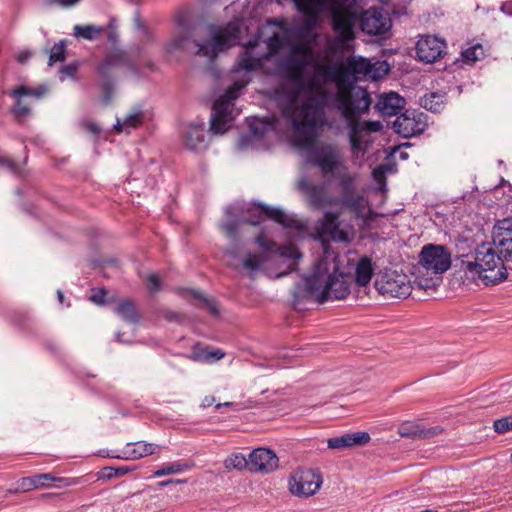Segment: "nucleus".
I'll return each instance as SVG.
<instances>
[{
    "instance_id": "680f3d73",
    "label": "nucleus",
    "mask_w": 512,
    "mask_h": 512,
    "mask_svg": "<svg viewBox=\"0 0 512 512\" xmlns=\"http://www.w3.org/2000/svg\"><path fill=\"white\" fill-rule=\"evenodd\" d=\"M58 300L60 303H63L64 295L61 290L57 291Z\"/></svg>"
},
{
    "instance_id": "c9c22d12",
    "label": "nucleus",
    "mask_w": 512,
    "mask_h": 512,
    "mask_svg": "<svg viewBox=\"0 0 512 512\" xmlns=\"http://www.w3.org/2000/svg\"><path fill=\"white\" fill-rule=\"evenodd\" d=\"M115 313H117L123 320L130 323H137L140 319L134 303L129 300L119 302L115 308Z\"/></svg>"
},
{
    "instance_id": "ea45409f",
    "label": "nucleus",
    "mask_w": 512,
    "mask_h": 512,
    "mask_svg": "<svg viewBox=\"0 0 512 512\" xmlns=\"http://www.w3.org/2000/svg\"><path fill=\"white\" fill-rule=\"evenodd\" d=\"M398 433L402 437L419 438L420 426L413 422H404L399 426Z\"/></svg>"
},
{
    "instance_id": "052dcab7",
    "label": "nucleus",
    "mask_w": 512,
    "mask_h": 512,
    "mask_svg": "<svg viewBox=\"0 0 512 512\" xmlns=\"http://www.w3.org/2000/svg\"><path fill=\"white\" fill-rule=\"evenodd\" d=\"M214 399L213 398H205L204 402H203V406L206 407V406H210L212 403H213Z\"/></svg>"
},
{
    "instance_id": "ddd939ff",
    "label": "nucleus",
    "mask_w": 512,
    "mask_h": 512,
    "mask_svg": "<svg viewBox=\"0 0 512 512\" xmlns=\"http://www.w3.org/2000/svg\"><path fill=\"white\" fill-rule=\"evenodd\" d=\"M345 79L348 83H354V80H378L387 75L390 71V66L386 61L371 62L369 59L362 56H349L342 64Z\"/></svg>"
},
{
    "instance_id": "20e7f679",
    "label": "nucleus",
    "mask_w": 512,
    "mask_h": 512,
    "mask_svg": "<svg viewBox=\"0 0 512 512\" xmlns=\"http://www.w3.org/2000/svg\"><path fill=\"white\" fill-rule=\"evenodd\" d=\"M177 22L180 29L167 45L169 52H191L212 61L219 53L239 42L241 34L239 21H231L225 26H208L206 28L207 39L202 42L194 39V31L185 18L178 17Z\"/></svg>"
},
{
    "instance_id": "cd10ccee",
    "label": "nucleus",
    "mask_w": 512,
    "mask_h": 512,
    "mask_svg": "<svg viewBox=\"0 0 512 512\" xmlns=\"http://www.w3.org/2000/svg\"><path fill=\"white\" fill-rule=\"evenodd\" d=\"M185 147L190 150H201L205 147L204 122L185 124L181 130Z\"/></svg>"
},
{
    "instance_id": "bf43d9fd",
    "label": "nucleus",
    "mask_w": 512,
    "mask_h": 512,
    "mask_svg": "<svg viewBox=\"0 0 512 512\" xmlns=\"http://www.w3.org/2000/svg\"><path fill=\"white\" fill-rule=\"evenodd\" d=\"M184 482L183 480H172V479H169V480H165V481H161L159 482V485L160 486H166V485H169L171 483H182Z\"/></svg>"
},
{
    "instance_id": "e2e57ef3",
    "label": "nucleus",
    "mask_w": 512,
    "mask_h": 512,
    "mask_svg": "<svg viewBox=\"0 0 512 512\" xmlns=\"http://www.w3.org/2000/svg\"><path fill=\"white\" fill-rule=\"evenodd\" d=\"M230 404H231V403H229V402H226V403H224V404H218V405L216 406V408H218V409H219L221 406H228V405H230Z\"/></svg>"
},
{
    "instance_id": "4468645a",
    "label": "nucleus",
    "mask_w": 512,
    "mask_h": 512,
    "mask_svg": "<svg viewBox=\"0 0 512 512\" xmlns=\"http://www.w3.org/2000/svg\"><path fill=\"white\" fill-rule=\"evenodd\" d=\"M375 288L386 298H406L413 287L406 274L388 269L377 275Z\"/></svg>"
},
{
    "instance_id": "6ab92c4d",
    "label": "nucleus",
    "mask_w": 512,
    "mask_h": 512,
    "mask_svg": "<svg viewBox=\"0 0 512 512\" xmlns=\"http://www.w3.org/2000/svg\"><path fill=\"white\" fill-rule=\"evenodd\" d=\"M339 213L325 212L322 219L317 222V233L320 238H329L335 242H349L348 231L340 227Z\"/></svg>"
},
{
    "instance_id": "9b49d317",
    "label": "nucleus",
    "mask_w": 512,
    "mask_h": 512,
    "mask_svg": "<svg viewBox=\"0 0 512 512\" xmlns=\"http://www.w3.org/2000/svg\"><path fill=\"white\" fill-rule=\"evenodd\" d=\"M315 78L322 83H335L336 92L332 98V107L336 110L342 109L346 114L349 113L346 104L354 96L357 89H362L354 83H348L345 79L343 66H337L331 63L328 56L323 62L316 63L313 66Z\"/></svg>"
},
{
    "instance_id": "f257e3e1",
    "label": "nucleus",
    "mask_w": 512,
    "mask_h": 512,
    "mask_svg": "<svg viewBox=\"0 0 512 512\" xmlns=\"http://www.w3.org/2000/svg\"><path fill=\"white\" fill-rule=\"evenodd\" d=\"M314 58L310 45L299 43L280 64L285 81L278 92L277 100L282 106L283 115L295 134L297 145L308 146L316 137L317 129L327 125L325 108L329 93L316 81L306 79L305 71Z\"/></svg>"
},
{
    "instance_id": "aec40b11",
    "label": "nucleus",
    "mask_w": 512,
    "mask_h": 512,
    "mask_svg": "<svg viewBox=\"0 0 512 512\" xmlns=\"http://www.w3.org/2000/svg\"><path fill=\"white\" fill-rule=\"evenodd\" d=\"M339 213L325 212L322 219L317 222V233L320 238H329L335 242H349L348 231L340 227Z\"/></svg>"
},
{
    "instance_id": "c03bdc74",
    "label": "nucleus",
    "mask_w": 512,
    "mask_h": 512,
    "mask_svg": "<svg viewBox=\"0 0 512 512\" xmlns=\"http://www.w3.org/2000/svg\"><path fill=\"white\" fill-rule=\"evenodd\" d=\"M182 469H183V466L181 464L175 462V463L168 464V465L156 470L154 472V476L161 477L164 475L175 474V473L182 471Z\"/></svg>"
},
{
    "instance_id": "7ed1b4c3",
    "label": "nucleus",
    "mask_w": 512,
    "mask_h": 512,
    "mask_svg": "<svg viewBox=\"0 0 512 512\" xmlns=\"http://www.w3.org/2000/svg\"><path fill=\"white\" fill-rule=\"evenodd\" d=\"M512 262V240L497 245L482 244L457 259L456 267L465 282L496 285L507 279L505 262Z\"/></svg>"
},
{
    "instance_id": "de8ad7c7",
    "label": "nucleus",
    "mask_w": 512,
    "mask_h": 512,
    "mask_svg": "<svg viewBox=\"0 0 512 512\" xmlns=\"http://www.w3.org/2000/svg\"><path fill=\"white\" fill-rule=\"evenodd\" d=\"M145 280L147 281L152 291L156 292L160 289L161 284L157 274L150 273L145 277Z\"/></svg>"
},
{
    "instance_id": "58836bf2",
    "label": "nucleus",
    "mask_w": 512,
    "mask_h": 512,
    "mask_svg": "<svg viewBox=\"0 0 512 512\" xmlns=\"http://www.w3.org/2000/svg\"><path fill=\"white\" fill-rule=\"evenodd\" d=\"M224 466L227 469L242 470L249 467V459L241 453H234L224 461Z\"/></svg>"
},
{
    "instance_id": "f03ea898",
    "label": "nucleus",
    "mask_w": 512,
    "mask_h": 512,
    "mask_svg": "<svg viewBox=\"0 0 512 512\" xmlns=\"http://www.w3.org/2000/svg\"><path fill=\"white\" fill-rule=\"evenodd\" d=\"M260 52L261 43L259 39L249 41L244 52L240 55L237 65L232 70L233 84L228 87L225 94L214 102L211 117L210 129L214 134H223L227 131V124L230 123L239 111L234 107V101L240 96L241 91L249 83L248 73L261 66L263 59H268L277 53L283 45V38L274 34Z\"/></svg>"
},
{
    "instance_id": "393cba45",
    "label": "nucleus",
    "mask_w": 512,
    "mask_h": 512,
    "mask_svg": "<svg viewBox=\"0 0 512 512\" xmlns=\"http://www.w3.org/2000/svg\"><path fill=\"white\" fill-rule=\"evenodd\" d=\"M279 459L270 449L258 448L249 455V469L254 472L270 473L278 468Z\"/></svg>"
},
{
    "instance_id": "0e129e2a",
    "label": "nucleus",
    "mask_w": 512,
    "mask_h": 512,
    "mask_svg": "<svg viewBox=\"0 0 512 512\" xmlns=\"http://www.w3.org/2000/svg\"><path fill=\"white\" fill-rule=\"evenodd\" d=\"M17 491H18V489H15V490L9 489L8 493H16Z\"/></svg>"
},
{
    "instance_id": "9d476101",
    "label": "nucleus",
    "mask_w": 512,
    "mask_h": 512,
    "mask_svg": "<svg viewBox=\"0 0 512 512\" xmlns=\"http://www.w3.org/2000/svg\"><path fill=\"white\" fill-rule=\"evenodd\" d=\"M313 163L321 170L323 175L332 176L336 180V186H343L346 193L349 186H356L359 175L351 172L344 163L341 149L332 143L321 145L313 152Z\"/></svg>"
},
{
    "instance_id": "a18cd8bd",
    "label": "nucleus",
    "mask_w": 512,
    "mask_h": 512,
    "mask_svg": "<svg viewBox=\"0 0 512 512\" xmlns=\"http://www.w3.org/2000/svg\"><path fill=\"white\" fill-rule=\"evenodd\" d=\"M262 259L258 255L249 254L247 258L243 261L244 268L255 271L258 270L261 266Z\"/></svg>"
},
{
    "instance_id": "a878e982",
    "label": "nucleus",
    "mask_w": 512,
    "mask_h": 512,
    "mask_svg": "<svg viewBox=\"0 0 512 512\" xmlns=\"http://www.w3.org/2000/svg\"><path fill=\"white\" fill-rule=\"evenodd\" d=\"M371 440L367 432L346 433L341 436L329 438L327 446L334 450H343L346 448L365 446Z\"/></svg>"
},
{
    "instance_id": "a211bd4d",
    "label": "nucleus",
    "mask_w": 512,
    "mask_h": 512,
    "mask_svg": "<svg viewBox=\"0 0 512 512\" xmlns=\"http://www.w3.org/2000/svg\"><path fill=\"white\" fill-rule=\"evenodd\" d=\"M446 43L434 35H423L416 43V55L425 63H434L445 54Z\"/></svg>"
},
{
    "instance_id": "69168bd1",
    "label": "nucleus",
    "mask_w": 512,
    "mask_h": 512,
    "mask_svg": "<svg viewBox=\"0 0 512 512\" xmlns=\"http://www.w3.org/2000/svg\"><path fill=\"white\" fill-rule=\"evenodd\" d=\"M511 461H512V454H511Z\"/></svg>"
},
{
    "instance_id": "3c124183",
    "label": "nucleus",
    "mask_w": 512,
    "mask_h": 512,
    "mask_svg": "<svg viewBox=\"0 0 512 512\" xmlns=\"http://www.w3.org/2000/svg\"><path fill=\"white\" fill-rule=\"evenodd\" d=\"M82 127L96 137L100 133V127L96 123L86 121L82 123Z\"/></svg>"
},
{
    "instance_id": "473e14b6",
    "label": "nucleus",
    "mask_w": 512,
    "mask_h": 512,
    "mask_svg": "<svg viewBox=\"0 0 512 512\" xmlns=\"http://www.w3.org/2000/svg\"><path fill=\"white\" fill-rule=\"evenodd\" d=\"M126 64V58L124 53H112L106 56L103 62L98 68V72L104 79H108L114 68L120 67Z\"/></svg>"
},
{
    "instance_id": "412c9836",
    "label": "nucleus",
    "mask_w": 512,
    "mask_h": 512,
    "mask_svg": "<svg viewBox=\"0 0 512 512\" xmlns=\"http://www.w3.org/2000/svg\"><path fill=\"white\" fill-rule=\"evenodd\" d=\"M339 213L325 212L322 219L317 222V233L320 238H329L335 242H349L348 231L340 227Z\"/></svg>"
},
{
    "instance_id": "37998d69",
    "label": "nucleus",
    "mask_w": 512,
    "mask_h": 512,
    "mask_svg": "<svg viewBox=\"0 0 512 512\" xmlns=\"http://www.w3.org/2000/svg\"><path fill=\"white\" fill-rule=\"evenodd\" d=\"M495 432L498 434H504L512 430V416L503 417L497 419L493 423Z\"/></svg>"
},
{
    "instance_id": "4c0bfd02",
    "label": "nucleus",
    "mask_w": 512,
    "mask_h": 512,
    "mask_svg": "<svg viewBox=\"0 0 512 512\" xmlns=\"http://www.w3.org/2000/svg\"><path fill=\"white\" fill-rule=\"evenodd\" d=\"M225 356L224 351L221 349H201L199 351H195L192 355V359L195 361H199L202 363H215L218 360L222 359Z\"/></svg>"
},
{
    "instance_id": "b1692460",
    "label": "nucleus",
    "mask_w": 512,
    "mask_h": 512,
    "mask_svg": "<svg viewBox=\"0 0 512 512\" xmlns=\"http://www.w3.org/2000/svg\"><path fill=\"white\" fill-rule=\"evenodd\" d=\"M50 482L59 483L57 487H69L78 483L75 478L55 477L52 473H44L22 478L19 481V489L27 492L35 488L48 487Z\"/></svg>"
},
{
    "instance_id": "2eb2a0df",
    "label": "nucleus",
    "mask_w": 512,
    "mask_h": 512,
    "mask_svg": "<svg viewBox=\"0 0 512 512\" xmlns=\"http://www.w3.org/2000/svg\"><path fill=\"white\" fill-rule=\"evenodd\" d=\"M278 105L281 110L280 118H276L275 116H272V117H263V118L252 117L249 119L248 125H249L250 131L252 132V134L257 137H262L270 131H276L277 133H284L286 131H289V132H291L292 142H293L294 146L299 147V148H304V149L310 148L314 144L315 139L308 146L297 145L296 141H295L294 131L283 115L282 106L279 103H278Z\"/></svg>"
},
{
    "instance_id": "f704fd0d",
    "label": "nucleus",
    "mask_w": 512,
    "mask_h": 512,
    "mask_svg": "<svg viewBox=\"0 0 512 512\" xmlns=\"http://www.w3.org/2000/svg\"><path fill=\"white\" fill-rule=\"evenodd\" d=\"M445 102V95L437 92H432L430 94L424 95L420 99L421 106L424 109L434 113L440 112L444 108Z\"/></svg>"
},
{
    "instance_id": "e433bc0d",
    "label": "nucleus",
    "mask_w": 512,
    "mask_h": 512,
    "mask_svg": "<svg viewBox=\"0 0 512 512\" xmlns=\"http://www.w3.org/2000/svg\"><path fill=\"white\" fill-rule=\"evenodd\" d=\"M104 31V28L96 25H75L73 27V35L76 38L85 40H96Z\"/></svg>"
},
{
    "instance_id": "f8f14e48",
    "label": "nucleus",
    "mask_w": 512,
    "mask_h": 512,
    "mask_svg": "<svg viewBox=\"0 0 512 512\" xmlns=\"http://www.w3.org/2000/svg\"><path fill=\"white\" fill-rule=\"evenodd\" d=\"M451 266V254L441 245H425L419 255L418 273L415 283L421 289L431 287L433 276L441 275Z\"/></svg>"
},
{
    "instance_id": "7c9ffc66",
    "label": "nucleus",
    "mask_w": 512,
    "mask_h": 512,
    "mask_svg": "<svg viewBox=\"0 0 512 512\" xmlns=\"http://www.w3.org/2000/svg\"><path fill=\"white\" fill-rule=\"evenodd\" d=\"M373 274L372 260L367 256L361 257L355 267V283L358 286L365 287L370 283Z\"/></svg>"
},
{
    "instance_id": "13d9d810",
    "label": "nucleus",
    "mask_w": 512,
    "mask_h": 512,
    "mask_svg": "<svg viewBox=\"0 0 512 512\" xmlns=\"http://www.w3.org/2000/svg\"><path fill=\"white\" fill-rule=\"evenodd\" d=\"M31 57V53L29 51L20 52L17 59L20 63H26Z\"/></svg>"
},
{
    "instance_id": "603ef678",
    "label": "nucleus",
    "mask_w": 512,
    "mask_h": 512,
    "mask_svg": "<svg viewBox=\"0 0 512 512\" xmlns=\"http://www.w3.org/2000/svg\"><path fill=\"white\" fill-rule=\"evenodd\" d=\"M114 472V467H104L101 471H100V475H99V479H112V478H117L116 477V474L113 473Z\"/></svg>"
},
{
    "instance_id": "49530a36",
    "label": "nucleus",
    "mask_w": 512,
    "mask_h": 512,
    "mask_svg": "<svg viewBox=\"0 0 512 512\" xmlns=\"http://www.w3.org/2000/svg\"><path fill=\"white\" fill-rule=\"evenodd\" d=\"M441 432H442V428H440L439 426L430 427V428H421L420 427L419 438H423V439L431 438V437H434V436L440 434Z\"/></svg>"
},
{
    "instance_id": "0eeeda50",
    "label": "nucleus",
    "mask_w": 512,
    "mask_h": 512,
    "mask_svg": "<svg viewBox=\"0 0 512 512\" xmlns=\"http://www.w3.org/2000/svg\"><path fill=\"white\" fill-rule=\"evenodd\" d=\"M298 188L305 193L309 205L316 210L341 206L355 215L356 218H363L369 204L367 197L358 191L356 186L350 185L347 193L343 186H337L339 196L333 197L327 194L323 184H314L304 177L298 181Z\"/></svg>"
},
{
    "instance_id": "6e6552de",
    "label": "nucleus",
    "mask_w": 512,
    "mask_h": 512,
    "mask_svg": "<svg viewBox=\"0 0 512 512\" xmlns=\"http://www.w3.org/2000/svg\"><path fill=\"white\" fill-rule=\"evenodd\" d=\"M371 103L369 92L364 88L357 89L354 96L346 104L349 113L346 114L342 109L337 110L346 121L350 147L354 155L365 151L370 133L379 132L383 128L380 121L360 120V116L369 111Z\"/></svg>"
},
{
    "instance_id": "79ce46f5",
    "label": "nucleus",
    "mask_w": 512,
    "mask_h": 512,
    "mask_svg": "<svg viewBox=\"0 0 512 512\" xmlns=\"http://www.w3.org/2000/svg\"><path fill=\"white\" fill-rule=\"evenodd\" d=\"M65 60V47L62 42L55 44L50 51L48 65L52 66L57 62H63Z\"/></svg>"
},
{
    "instance_id": "423d86ee",
    "label": "nucleus",
    "mask_w": 512,
    "mask_h": 512,
    "mask_svg": "<svg viewBox=\"0 0 512 512\" xmlns=\"http://www.w3.org/2000/svg\"><path fill=\"white\" fill-rule=\"evenodd\" d=\"M298 10L316 19L324 10L331 11L332 29L335 38L332 48L335 51H349L350 42L356 37L355 28L359 14L350 0H294Z\"/></svg>"
},
{
    "instance_id": "8fccbe9b",
    "label": "nucleus",
    "mask_w": 512,
    "mask_h": 512,
    "mask_svg": "<svg viewBox=\"0 0 512 512\" xmlns=\"http://www.w3.org/2000/svg\"><path fill=\"white\" fill-rule=\"evenodd\" d=\"M79 68V64L77 62H73L71 64L65 65L61 68L60 72L66 76L72 77L75 75Z\"/></svg>"
},
{
    "instance_id": "c756f323",
    "label": "nucleus",
    "mask_w": 512,
    "mask_h": 512,
    "mask_svg": "<svg viewBox=\"0 0 512 512\" xmlns=\"http://www.w3.org/2000/svg\"><path fill=\"white\" fill-rule=\"evenodd\" d=\"M156 448L157 445L143 441L127 443L121 450V454L117 455L116 458L125 460H137L142 457L154 454Z\"/></svg>"
},
{
    "instance_id": "5701e85b",
    "label": "nucleus",
    "mask_w": 512,
    "mask_h": 512,
    "mask_svg": "<svg viewBox=\"0 0 512 512\" xmlns=\"http://www.w3.org/2000/svg\"><path fill=\"white\" fill-rule=\"evenodd\" d=\"M47 92V88L41 86L39 88H29L26 86H19L12 90L11 96L16 100L12 112L18 121H23L31 113L30 104L27 103L23 97H34L40 99Z\"/></svg>"
},
{
    "instance_id": "1a4fd4ad",
    "label": "nucleus",
    "mask_w": 512,
    "mask_h": 512,
    "mask_svg": "<svg viewBox=\"0 0 512 512\" xmlns=\"http://www.w3.org/2000/svg\"><path fill=\"white\" fill-rule=\"evenodd\" d=\"M227 219L219 224L222 233L232 242L239 240L238 229L241 224H260L265 218H270L284 227H295L297 221L284 211L263 205L229 206L225 210Z\"/></svg>"
},
{
    "instance_id": "2f4dec72",
    "label": "nucleus",
    "mask_w": 512,
    "mask_h": 512,
    "mask_svg": "<svg viewBox=\"0 0 512 512\" xmlns=\"http://www.w3.org/2000/svg\"><path fill=\"white\" fill-rule=\"evenodd\" d=\"M144 121V113L141 110H135L125 116L123 120L119 118L114 125L115 130L130 133L131 130L139 127Z\"/></svg>"
},
{
    "instance_id": "c85d7f7f",
    "label": "nucleus",
    "mask_w": 512,
    "mask_h": 512,
    "mask_svg": "<svg viewBox=\"0 0 512 512\" xmlns=\"http://www.w3.org/2000/svg\"><path fill=\"white\" fill-rule=\"evenodd\" d=\"M256 242L263 250L276 253L281 257L292 259L294 261L301 258L299 249L293 244L278 246L275 242L266 239L263 235L257 236ZM295 264L296 263L293 262V264L290 265V268L294 267Z\"/></svg>"
},
{
    "instance_id": "09e8293b",
    "label": "nucleus",
    "mask_w": 512,
    "mask_h": 512,
    "mask_svg": "<svg viewBox=\"0 0 512 512\" xmlns=\"http://www.w3.org/2000/svg\"><path fill=\"white\" fill-rule=\"evenodd\" d=\"M194 296L195 298L199 299L200 302L206 305L212 314L217 315L219 313L215 303L212 300H209L208 298L202 296L199 293H194Z\"/></svg>"
},
{
    "instance_id": "39448f33",
    "label": "nucleus",
    "mask_w": 512,
    "mask_h": 512,
    "mask_svg": "<svg viewBox=\"0 0 512 512\" xmlns=\"http://www.w3.org/2000/svg\"><path fill=\"white\" fill-rule=\"evenodd\" d=\"M350 294V276L339 268L337 256L325 248L313 273L296 288V297L313 299L318 303L343 300Z\"/></svg>"
},
{
    "instance_id": "6e6d98bb",
    "label": "nucleus",
    "mask_w": 512,
    "mask_h": 512,
    "mask_svg": "<svg viewBox=\"0 0 512 512\" xmlns=\"http://www.w3.org/2000/svg\"><path fill=\"white\" fill-rule=\"evenodd\" d=\"M105 294V290H99L98 292H95L90 298L96 304H103Z\"/></svg>"
},
{
    "instance_id": "4d7b16f0",
    "label": "nucleus",
    "mask_w": 512,
    "mask_h": 512,
    "mask_svg": "<svg viewBox=\"0 0 512 512\" xmlns=\"http://www.w3.org/2000/svg\"><path fill=\"white\" fill-rule=\"evenodd\" d=\"M501 11L504 14L512 17V1L504 2L501 6Z\"/></svg>"
},
{
    "instance_id": "a19ab883",
    "label": "nucleus",
    "mask_w": 512,
    "mask_h": 512,
    "mask_svg": "<svg viewBox=\"0 0 512 512\" xmlns=\"http://www.w3.org/2000/svg\"><path fill=\"white\" fill-rule=\"evenodd\" d=\"M462 56L465 58L466 61L475 62L484 57V49L482 45L476 44L464 50L462 52Z\"/></svg>"
},
{
    "instance_id": "5fc2aeb1",
    "label": "nucleus",
    "mask_w": 512,
    "mask_h": 512,
    "mask_svg": "<svg viewBox=\"0 0 512 512\" xmlns=\"http://www.w3.org/2000/svg\"><path fill=\"white\" fill-rule=\"evenodd\" d=\"M80 0H46L48 4L57 3L63 7H71L77 4Z\"/></svg>"
},
{
    "instance_id": "bb28decb",
    "label": "nucleus",
    "mask_w": 512,
    "mask_h": 512,
    "mask_svg": "<svg viewBox=\"0 0 512 512\" xmlns=\"http://www.w3.org/2000/svg\"><path fill=\"white\" fill-rule=\"evenodd\" d=\"M405 104L403 97L395 92H389L378 96L375 109L382 116H396L404 109Z\"/></svg>"
},
{
    "instance_id": "dca6fc26",
    "label": "nucleus",
    "mask_w": 512,
    "mask_h": 512,
    "mask_svg": "<svg viewBox=\"0 0 512 512\" xmlns=\"http://www.w3.org/2000/svg\"><path fill=\"white\" fill-rule=\"evenodd\" d=\"M321 485V475L311 469H299L293 473L290 479V491L297 496H312L320 489Z\"/></svg>"
},
{
    "instance_id": "4be33fe9",
    "label": "nucleus",
    "mask_w": 512,
    "mask_h": 512,
    "mask_svg": "<svg viewBox=\"0 0 512 512\" xmlns=\"http://www.w3.org/2000/svg\"><path fill=\"white\" fill-rule=\"evenodd\" d=\"M360 20L363 32L370 35H383L391 27L390 18L380 9L370 8L363 12Z\"/></svg>"
},
{
    "instance_id": "72a5a7b5",
    "label": "nucleus",
    "mask_w": 512,
    "mask_h": 512,
    "mask_svg": "<svg viewBox=\"0 0 512 512\" xmlns=\"http://www.w3.org/2000/svg\"><path fill=\"white\" fill-rule=\"evenodd\" d=\"M512 240V218L497 222L493 229V245Z\"/></svg>"
},
{
    "instance_id": "864d4df0",
    "label": "nucleus",
    "mask_w": 512,
    "mask_h": 512,
    "mask_svg": "<svg viewBox=\"0 0 512 512\" xmlns=\"http://www.w3.org/2000/svg\"><path fill=\"white\" fill-rule=\"evenodd\" d=\"M136 470L135 466H121V467H114V474H116V477H121L129 472H132Z\"/></svg>"
},
{
    "instance_id": "f3484780",
    "label": "nucleus",
    "mask_w": 512,
    "mask_h": 512,
    "mask_svg": "<svg viewBox=\"0 0 512 512\" xmlns=\"http://www.w3.org/2000/svg\"><path fill=\"white\" fill-rule=\"evenodd\" d=\"M395 132L404 138L422 133L426 128V115L416 110H406L393 123Z\"/></svg>"
}]
</instances>
